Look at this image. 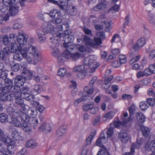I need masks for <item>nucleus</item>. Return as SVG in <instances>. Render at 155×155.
<instances>
[{
	"label": "nucleus",
	"mask_w": 155,
	"mask_h": 155,
	"mask_svg": "<svg viewBox=\"0 0 155 155\" xmlns=\"http://www.w3.org/2000/svg\"><path fill=\"white\" fill-rule=\"evenodd\" d=\"M32 57H33L34 61L35 62L41 59L40 53L35 49V47L30 46L28 49L26 47L23 48L15 56V59L20 61L24 58L30 63L32 62Z\"/></svg>",
	"instance_id": "f257e3e1"
},
{
	"label": "nucleus",
	"mask_w": 155,
	"mask_h": 155,
	"mask_svg": "<svg viewBox=\"0 0 155 155\" xmlns=\"http://www.w3.org/2000/svg\"><path fill=\"white\" fill-rule=\"evenodd\" d=\"M21 93L5 94L0 96V100L2 101H12L15 99V103L17 105V107H21L24 104V101L21 97Z\"/></svg>",
	"instance_id": "f03ea898"
},
{
	"label": "nucleus",
	"mask_w": 155,
	"mask_h": 155,
	"mask_svg": "<svg viewBox=\"0 0 155 155\" xmlns=\"http://www.w3.org/2000/svg\"><path fill=\"white\" fill-rule=\"evenodd\" d=\"M53 30V26L51 24L46 23L45 27L37 30L39 41L41 43L44 42L46 39L45 35L49 33H52Z\"/></svg>",
	"instance_id": "7ed1b4c3"
},
{
	"label": "nucleus",
	"mask_w": 155,
	"mask_h": 155,
	"mask_svg": "<svg viewBox=\"0 0 155 155\" xmlns=\"http://www.w3.org/2000/svg\"><path fill=\"white\" fill-rule=\"evenodd\" d=\"M150 129L146 127V140H147V143H146V150L150 149L151 151H152L151 155H155V136L153 134H151L149 137L147 136L149 135L150 133Z\"/></svg>",
	"instance_id": "20e7f679"
},
{
	"label": "nucleus",
	"mask_w": 155,
	"mask_h": 155,
	"mask_svg": "<svg viewBox=\"0 0 155 155\" xmlns=\"http://www.w3.org/2000/svg\"><path fill=\"white\" fill-rule=\"evenodd\" d=\"M112 124H110V127L108 128L106 132L107 137H106L105 134L103 133L101 134L100 137L97 139L96 142V144L97 146H100L101 147H103L104 146L102 143H106L108 140V138H110L112 134H113V130L114 127L111 126Z\"/></svg>",
	"instance_id": "39448f33"
},
{
	"label": "nucleus",
	"mask_w": 155,
	"mask_h": 155,
	"mask_svg": "<svg viewBox=\"0 0 155 155\" xmlns=\"http://www.w3.org/2000/svg\"><path fill=\"white\" fill-rule=\"evenodd\" d=\"M83 41L87 45L94 48H96L102 43V41L97 37H94V40H92L86 35L84 36Z\"/></svg>",
	"instance_id": "423d86ee"
},
{
	"label": "nucleus",
	"mask_w": 155,
	"mask_h": 155,
	"mask_svg": "<svg viewBox=\"0 0 155 155\" xmlns=\"http://www.w3.org/2000/svg\"><path fill=\"white\" fill-rule=\"evenodd\" d=\"M73 33L71 31H65L64 34L61 32H58L56 36L58 37H64V43L70 44L73 42L74 40V37L73 35Z\"/></svg>",
	"instance_id": "0eeeda50"
},
{
	"label": "nucleus",
	"mask_w": 155,
	"mask_h": 155,
	"mask_svg": "<svg viewBox=\"0 0 155 155\" xmlns=\"http://www.w3.org/2000/svg\"><path fill=\"white\" fill-rule=\"evenodd\" d=\"M7 71H2L0 74V86L2 87L5 84L6 87H11L13 85L12 81L7 78Z\"/></svg>",
	"instance_id": "6e6552de"
},
{
	"label": "nucleus",
	"mask_w": 155,
	"mask_h": 155,
	"mask_svg": "<svg viewBox=\"0 0 155 155\" xmlns=\"http://www.w3.org/2000/svg\"><path fill=\"white\" fill-rule=\"evenodd\" d=\"M142 145H143V148L142 150L143 153L145 152L144 149H145V143L144 139H141L140 140H137L136 143H132L130 146V150L132 153H134L135 149H138Z\"/></svg>",
	"instance_id": "1a4fd4ad"
},
{
	"label": "nucleus",
	"mask_w": 155,
	"mask_h": 155,
	"mask_svg": "<svg viewBox=\"0 0 155 155\" xmlns=\"http://www.w3.org/2000/svg\"><path fill=\"white\" fill-rule=\"evenodd\" d=\"M48 2L55 5H57L60 9L63 10H64V7L68 4V0H59V1L55 0H48Z\"/></svg>",
	"instance_id": "9d476101"
},
{
	"label": "nucleus",
	"mask_w": 155,
	"mask_h": 155,
	"mask_svg": "<svg viewBox=\"0 0 155 155\" xmlns=\"http://www.w3.org/2000/svg\"><path fill=\"white\" fill-rule=\"evenodd\" d=\"M29 36L28 35L22 34L18 36L17 39V42L21 48L24 45L26 44Z\"/></svg>",
	"instance_id": "9b49d317"
},
{
	"label": "nucleus",
	"mask_w": 155,
	"mask_h": 155,
	"mask_svg": "<svg viewBox=\"0 0 155 155\" xmlns=\"http://www.w3.org/2000/svg\"><path fill=\"white\" fill-rule=\"evenodd\" d=\"M118 138L124 143L127 142L129 140L130 137L125 130H121L118 133Z\"/></svg>",
	"instance_id": "f8f14e48"
},
{
	"label": "nucleus",
	"mask_w": 155,
	"mask_h": 155,
	"mask_svg": "<svg viewBox=\"0 0 155 155\" xmlns=\"http://www.w3.org/2000/svg\"><path fill=\"white\" fill-rule=\"evenodd\" d=\"M42 86L39 84H35L30 88V91L31 94L37 95L40 94L42 91Z\"/></svg>",
	"instance_id": "ddd939ff"
},
{
	"label": "nucleus",
	"mask_w": 155,
	"mask_h": 155,
	"mask_svg": "<svg viewBox=\"0 0 155 155\" xmlns=\"http://www.w3.org/2000/svg\"><path fill=\"white\" fill-rule=\"evenodd\" d=\"M8 48L9 52L11 53H15L17 52V51H18V52L14 56V58L15 56V55L17 54H18L19 51H21V50L23 49V48L22 49L18 47L17 43H15V42H11V45Z\"/></svg>",
	"instance_id": "4468645a"
},
{
	"label": "nucleus",
	"mask_w": 155,
	"mask_h": 155,
	"mask_svg": "<svg viewBox=\"0 0 155 155\" xmlns=\"http://www.w3.org/2000/svg\"><path fill=\"white\" fill-rule=\"evenodd\" d=\"M52 128L50 124L46 123H42L38 128V130L39 131H42L45 133L50 132Z\"/></svg>",
	"instance_id": "2eb2a0df"
},
{
	"label": "nucleus",
	"mask_w": 155,
	"mask_h": 155,
	"mask_svg": "<svg viewBox=\"0 0 155 155\" xmlns=\"http://www.w3.org/2000/svg\"><path fill=\"white\" fill-rule=\"evenodd\" d=\"M19 117H14L10 116V119L9 120L8 122L12 124L14 126L20 128L22 126V124L18 119Z\"/></svg>",
	"instance_id": "dca6fc26"
},
{
	"label": "nucleus",
	"mask_w": 155,
	"mask_h": 155,
	"mask_svg": "<svg viewBox=\"0 0 155 155\" xmlns=\"http://www.w3.org/2000/svg\"><path fill=\"white\" fill-rule=\"evenodd\" d=\"M7 112L9 114L14 113V115L16 117L18 116V114L21 113V111L18 107H16L15 104H14L13 107H10L7 109Z\"/></svg>",
	"instance_id": "f3484780"
},
{
	"label": "nucleus",
	"mask_w": 155,
	"mask_h": 155,
	"mask_svg": "<svg viewBox=\"0 0 155 155\" xmlns=\"http://www.w3.org/2000/svg\"><path fill=\"white\" fill-rule=\"evenodd\" d=\"M21 113L19 114H18L17 117H19L22 123H28L31 117L28 116L25 113H22L21 111Z\"/></svg>",
	"instance_id": "a211bd4d"
},
{
	"label": "nucleus",
	"mask_w": 155,
	"mask_h": 155,
	"mask_svg": "<svg viewBox=\"0 0 155 155\" xmlns=\"http://www.w3.org/2000/svg\"><path fill=\"white\" fill-rule=\"evenodd\" d=\"M25 81V79L21 76H18L16 77L15 80V86L20 87L23 85Z\"/></svg>",
	"instance_id": "6ab92c4d"
},
{
	"label": "nucleus",
	"mask_w": 155,
	"mask_h": 155,
	"mask_svg": "<svg viewBox=\"0 0 155 155\" xmlns=\"http://www.w3.org/2000/svg\"><path fill=\"white\" fill-rule=\"evenodd\" d=\"M99 3L93 7V9L96 11L100 9H103L106 6V5L104 2V0H99Z\"/></svg>",
	"instance_id": "aec40b11"
},
{
	"label": "nucleus",
	"mask_w": 155,
	"mask_h": 155,
	"mask_svg": "<svg viewBox=\"0 0 155 155\" xmlns=\"http://www.w3.org/2000/svg\"><path fill=\"white\" fill-rule=\"evenodd\" d=\"M9 140L10 141L11 145L8 147V149H5V150H8L9 154L11 155V154H13L14 153L16 149V147L14 145L15 144V141L11 139H9Z\"/></svg>",
	"instance_id": "412c9836"
},
{
	"label": "nucleus",
	"mask_w": 155,
	"mask_h": 155,
	"mask_svg": "<svg viewBox=\"0 0 155 155\" xmlns=\"http://www.w3.org/2000/svg\"><path fill=\"white\" fill-rule=\"evenodd\" d=\"M17 5H12L9 7V12L11 16H14L17 14L18 12V8Z\"/></svg>",
	"instance_id": "4be33fe9"
},
{
	"label": "nucleus",
	"mask_w": 155,
	"mask_h": 155,
	"mask_svg": "<svg viewBox=\"0 0 155 155\" xmlns=\"http://www.w3.org/2000/svg\"><path fill=\"white\" fill-rule=\"evenodd\" d=\"M62 21V17L60 13L58 15H56L51 21V22L53 24H58L61 23Z\"/></svg>",
	"instance_id": "5701e85b"
},
{
	"label": "nucleus",
	"mask_w": 155,
	"mask_h": 155,
	"mask_svg": "<svg viewBox=\"0 0 155 155\" xmlns=\"http://www.w3.org/2000/svg\"><path fill=\"white\" fill-rule=\"evenodd\" d=\"M66 127L64 125L61 126L57 130L56 135V136L59 137L64 134L66 131Z\"/></svg>",
	"instance_id": "b1692460"
},
{
	"label": "nucleus",
	"mask_w": 155,
	"mask_h": 155,
	"mask_svg": "<svg viewBox=\"0 0 155 155\" xmlns=\"http://www.w3.org/2000/svg\"><path fill=\"white\" fill-rule=\"evenodd\" d=\"M9 52L8 48H4L2 51H0V60H3L7 57Z\"/></svg>",
	"instance_id": "393cba45"
},
{
	"label": "nucleus",
	"mask_w": 155,
	"mask_h": 155,
	"mask_svg": "<svg viewBox=\"0 0 155 155\" xmlns=\"http://www.w3.org/2000/svg\"><path fill=\"white\" fill-rule=\"evenodd\" d=\"M21 93V96L24 97L25 95H27L28 94H31L30 91V88L27 87H23L20 89Z\"/></svg>",
	"instance_id": "a878e982"
},
{
	"label": "nucleus",
	"mask_w": 155,
	"mask_h": 155,
	"mask_svg": "<svg viewBox=\"0 0 155 155\" xmlns=\"http://www.w3.org/2000/svg\"><path fill=\"white\" fill-rule=\"evenodd\" d=\"M28 124L32 127L34 129L35 128V127L37 126L38 124L40 123L38 121V119H36L35 118H33L31 117Z\"/></svg>",
	"instance_id": "bb28decb"
},
{
	"label": "nucleus",
	"mask_w": 155,
	"mask_h": 155,
	"mask_svg": "<svg viewBox=\"0 0 155 155\" xmlns=\"http://www.w3.org/2000/svg\"><path fill=\"white\" fill-rule=\"evenodd\" d=\"M82 56L83 55L78 52L72 53L71 59L72 61H76Z\"/></svg>",
	"instance_id": "cd10ccee"
},
{
	"label": "nucleus",
	"mask_w": 155,
	"mask_h": 155,
	"mask_svg": "<svg viewBox=\"0 0 155 155\" xmlns=\"http://www.w3.org/2000/svg\"><path fill=\"white\" fill-rule=\"evenodd\" d=\"M138 46H137V45H134L130 51V56L134 57L135 56L138 51Z\"/></svg>",
	"instance_id": "c85d7f7f"
},
{
	"label": "nucleus",
	"mask_w": 155,
	"mask_h": 155,
	"mask_svg": "<svg viewBox=\"0 0 155 155\" xmlns=\"http://www.w3.org/2000/svg\"><path fill=\"white\" fill-rule=\"evenodd\" d=\"M58 30L59 31H71L69 30V26L67 23H63L62 25H59L57 27Z\"/></svg>",
	"instance_id": "c756f323"
},
{
	"label": "nucleus",
	"mask_w": 155,
	"mask_h": 155,
	"mask_svg": "<svg viewBox=\"0 0 155 155\" xmlns=\"http://www.w3.org/2000/svg\"><path fill=\"white\" fill-rule=\"evenodd\" d=\"M99 66L100 64L99 63L97 62L96 61H94L90 62L89 67L92 70V71L94 72Z\"/></svg>",
	"instance_id": "7c9ffc66"
},
{
	"label": "nucleus",
	"mask_w": 155,
	"mask_h": 155,
	"mask_svg": "<svg viewBox=\"0 0 155 155\" xmlns=\"http://www.w3.org/2000/svg\"><path fill=\"white\" fill-rule=\"evenodd\" d=\"M12 136L15 140H21L23 139V137L16 131L13 132Z\"/></svg>",
	"instance_id": "2f4dec72"
},
{
	"label": "nucleus",
	"mask_w": 155,
	"mask_h": 155,
	"mask_svg": "<svg viewBox=\"0 0 155 155\" xmlns=\"http://www.w3.org/2000/svg\"><path fill=\"white\" fill-rule=\"evenodd\" d=\"M136 116L137 120L141 123H143L145 121V116L141 112H137Z\"/></svg>",
	"instance_id": "473e14b6"
},
{
	"label": "nucleus",
	"mask_w": 155,
	"mask_h": 155,
	"mask_svg": "<svg viewBox=\"0 0 155 155\" xmlns=\"http://www.w3.org/2000/svg\"><path fill=\"white\" fill-rule=\"evenodd\" d=\"M11 87H6V86L2 88H1L0 87V89L1 90V91H2V93H3L4 94H3L1 95L0 96L5 94L8 95V94L10 91H11ZM8 95H9V94H8Z\"/></svg>",
	"instance_id": "72a5a7b5"
},
{
	"label": "nucleus",
	"mask_w": 155,
	"mask_h": 155,
	"mask_svg": "<svg viewBox=\"0 0 155 155\" xmlns=\"http://www.w3.org/2000/svg\"><path fill=\"white\" fill-rule=\"evenodd\" d=\"M155 65L154 64L149 65L148 68H146V76H148L152 74L153 70L155 68Z\"/></svg>",
	"instance_id": "f704fd0d"
},
{
	"label": "nucleus",
	"mask_w": 155,
	"mask_h": 155,
	"mask_svg": "<svg viewBox=\"0 0 155 155\" xmlns=\"http://www.w3.org/2000/svg\"><path fill=\"white\" fill-rule=\"evenodd\" d=\"M9 120H8V116L5 114L2 113L0 114V121L2 123L8 122Z\"/></svg>",
	"instance_id": "c9c22d12"
},
{
	"label": "nucleus",
	"mask_w": 155,
	"mask_h": 155,
	"mask_svg": "<svg viewBox=\"0 0 155 155\" xmlns=\"http://www.w3.org/2000/svg\"><path fill=\"white\" fill-rule=\"evenodd\" d=\"M96 132L95 131L92 132L90 135L86 139L87 144L89 145L91 143L92 140Z\"/></svg>",
	"instance_id": "e433bc0d"
},
{
	"label": "nucleus",
	"mask_w": 155,
	"mask_h": 155,
	"mask_svg": "<svg viewBox=\"0 0 155 155\" xmlns=\"http://www.w3.org/2000/svg\"><path fill=\"white\" fill-rule=\"evenodd\" d=\"M114 114L115 113L114 112H109L104 115L103 119L104 120H106L107 119H110L113 117Z\"/></svg>",
	"instance_id": "4c0bfd02"
},
{
	"label": "nucleus",
	"mask_w": 155,
	"mask_h": 155,
	"mask_svg": "<svg viewBox=\"0 0 155 155\" xmlns=\"http://www.w3.org/2000/svg\"><path fill=\"white\" fill-rule=\"evenodd\" d=\"M84 67L83 65L77 66L74 67L73 71L74 72H80L84 71Z\"/></svg>",
	"instance_id": "58836bf2"
},
{
	"label": "nucleus",
	"mask_w": 155,
	"mask_h": 155,
	"mask_svg": "<svg viewBox=\"0 0 155 155\" xmlns=\"http://www.w3.org/2000/svg\"><path fill=\"white\" fill-rule=\"evenodd\" d=\"M145 43V39L144 38H141L139 39L136 44L135 45H137L138 48L142 47L144 46Z\"/></svg>",
	"instance_id": "ea45409f"
},
{
	"label": "nucleus",
	"mask_w": 155,
	"mask_h": 155,
	"mask_svg": "<svg viewBox=\"0 0 155 155\" xmlns=\"http://www.w3.org/2000/svg\"><path fill=\"white\" fill-rule=\"evenodd\" d=\"M28 123H22V127L23 130L26 133H29L31 132V129L30 127L28 125Z\"/></svg>",
	"instance_id": "a19ab883"
},
{
	"label": "nucleus",
	"mask_w": 155,
	"mask_h": 155,
	"mask_svg": "<svg viewBox=\"0 0 155 155\" xmlns=\"http://www.w3.org/2000/svg\"><path fill=\"white\" fill-rule=\"evenodd\" d=\"M0 40L1 41H3L4 44L5 45H7L9 43L7 35H1L0 36Z\"/></svg>",
	"instance_id": "79ce46f5"
},
{
	"label": "nucleus",
	"mask_w": 155,
	"mask_h": 155,
	"mask_svg": "<svg viewBox=\"0 0 155 155\" xmlns=\"http://www.w3.org/2000/svg\"><path fill=\"white\" fill-rule=\"evenodd\" d=\"M102 23L106 26L105 30L106 31H109L111 30V26L110 21L105 20L103 21Z\"/></svg>",
	"instance_id": "37998d69"
},
{
	"label": "nucleus",
	"mask_w": 155,
	"mask_h": 155,
	"mask_svg": "<svg viewBox=\"0 0 155 155\" xmlns=\"http://www.w3.org/2000/svg\"><path fill=\"white\" fill-rule=\"evenodd\" d=\"M88 97H89L88 95H84L83 97L78 99L75 101L74 103V105L77 106L80 102L87 99Z\"/></svg>",
	"instance_id": "c03bdc74"
},
{
	"label": "nucleus",
	"mask_w": 155,
	"mask_h": 155,
	"mask_svg": "<svg viewBox=\"0 0 155 155\" xmlns=\"http://www.w3.org/2000/svg\"><path fill=\"white\" fill-rule=\"evenodd\" d=\"M94 102H92L89 104L84 105L83 107V110L86 111H87L89 110H91L94 107Z\"/></svg>",
	"instance_id": "a18cd8bd"
},
{
	"label": "nucleus",
	"mask_w": 155,
	"mask_h": 155,
	"mask_svg": "<svg viewBox=\"0 0 155 155\" xmlns=\"http://www.w3.org/2000/svg\"><path fill=\"white\" fill-rule=\"evenodd\" d=\"M37 146V143L34 141L31 140L27 142L26 143V146L27 147H35Z\"/></svg>",
	"instance_id": "49530a36"
},
{
	"label": "nucleus",
	"mask_w": 155,
	"mask_h": 155,
	"mask_svg": "<svg viewBox=\"0 0 155 155\" xmlns=\"http://www.w3.org/2000/svg\"><path fill=\"white\" fill-rule=\"evenodd\" d=\"M78 50L81 52H90L89 48L86 45H82L78 48Z\"/></svg>",
	"instance_id": "de8ad7c7"
},
{
	"label": "nucleus",
	"mask_w": 155,
	"mask_h": 155,
	"mask_svg": "<svg viewBox=\"0 0 155 155\" xmlns=\"http://www.w3.org/2000/svg\"><path fill=\"white\" fill-rule=\"evenodd\" d=\"M94 90L93 87H90L86 86L84 88V91L87 94L91 95L93 92Z\"/></svg>",
	"instance_id": "09e8293b"
},
{
	"label": "nucleus",
	"mask_w": 155,
	"mask_h": 155,
	"mask_svg": "<svg viewBox=\"0 0 155 155\" xmlns=\"http://www.w3.org/2000/svg\"><path fill=\"white\" fill-rule=\"evenodd\" d=\"M62 54V56H64L65 59H71L72 53H71L68 50H65Z\"/></svg>",
	"instance_id": "8fccbe9b"
},
{
	"label": "nucleus",
	"mask_w": 155,
	"mask_h": 155,
	"mask_svg": "<svg viewBox=\"0 0 155 155\" xmlns=\"http://www.w3.org/2000/svg\"><path fill=\"white\" fill-rule=\"evenodd\" d=\"M60 12H58L56 10H51L48 14L49 15L50 17L52 18H53L56 16V15H58Z\"/></svg>",
	"instance_id": "3c124183"
},
{
	"label": "nucleus",
	"mask_w": 155,
	"mask_h": 155,
	"mask_svg": "<svg viewBox=\"0 0 155 155\" xmlns=\"http://www.w3.org/2000/svg\"><path fill=\"white\" fill-rule=\"evenodd\" d=\"M67 44L66 43H64V47L68 49L69 50H73L76 48V47L75 45L73 44Z\"/></svg>",
	"instance_id": "603ef678"
},
{
	"label": "nucleus",
	"mask_w": 155,
	"mask_h": 155,
	"mask_svg": "<svg viewBox=\"0 0 155 155\" xmlns=\"http://www.w3.org/2000/svg\"><path fill=\"white\" fill-rule=\"evenodd\" d=\"M32 94H28L27 95H25L24 96L23 98L25 99L26 101H29L30 102L33 99H35V96Z\"/></svg>",
	"instance_id": "864d4df0"
},
{
	"label": "nucleus",
	"mask_w": 155,
	"mask_h": 155,
	"mask_svg": "<svg viewBox=\"0 0 155 155\" xmlns=\"http://www.w3.org/2000/svg\"><path fill=\"white\" fill-rule=\"evenodd\" d=\"M67 73V70L64 68H61L58 73V74L61 76H63L66 75Z\"/></svg>",
	"instance_id": "5fc2aeb1"
},
{
	"label": "nucleus",
	"mask_w": 155,
	"mask_h": 155,
	"mask_svg": "<svg viewBox=\"0 0 155 155\" xmlns=\"http://www.w3.org/2000/svg\"><path fill=\"white\" fill-rule=\"evenodd\" d=\"M12 70L14 72L17 71L19 69V66L18 63H15L11 66Z\"/></svg>",
	"instance_id": "6e6d98bb"
},
{
	"label": "nucleus",
	"mask_w": 155,
	"mask_h": 155,
	"mask_svg": "<svg viewBox=\"0 0 155 155\" xmlns=\"http://www.w3.org/2000/svg\"><path fill=\"white\" fill-rule=\"evenodd\" d=\"M0 11L4 13H6L8 12V7L3 5L2 4L0 3Z\"/></svg>",
	"instance_id": "4d7b16f0"
},
{
	"label": "nucleus",
	"mask_w": 155,
	"mask_h": 155,
	"mask_svg": "<svg viewBox=\"0 0 155 155\" xmlns=\"http://www.w3.org/2000/svg\"><path fill=\"white\" fill-rule=\"evenodd\" d=\"M101 148L99 149L97 155H104L105 153H107V149L104 146H103V147H101Z\"/></svg>",
	"instance_id": "13d9d810"
},
{
	"label": "nucleus",
	"mask_w": 155,
	"mask_h": 155,
	"mask_svg": "<svg viewBox=\"0 0 155 155\" xmlns=\"http://www.w3.org/2000/svg\"><path fill=\"white\" fill-rule=\"evenodd\" d=\"M97 36L98 37L97 38L99 39L101 41H102V40L105 38V32L102 31L97 33Z\"/></svg>",
	"instance_id": "bf43d9fd"
},
{
	"label": "nucleus",
	"mask_w": 155,
	"mask_h": 155,
	"mask_svg": "<svg viewBox=\"0 0 155 155\" xmlns=\"http://www.w3.org/2000/svg\"><path fill=\"white\" fill-rule=\"evenodd\" d=\"M11 16L10 15V14L7 13V15H5L4 17H3L0 15V24H1L3 21H6L9 19V16Z\"/></svg>",
	"instance_id": "052dcab7"
},
{
	"label": "nucleus",
	"mask_w": 155,
	"mask_h": 155,
	"mask_svg": "<svg viewBox=\"0 0 155 155\" xmlns=\"http://www.w3.org/2000/svg\"><path fill=\"white\" fill-rule=\"evenodd\" d=\"M100 120L101 117L100 115L94 118L93 121L92 123L93 125L94 126L98 125L100 121Z\"/></svg>",
	"instance_id": "680f3d73"
},
{
	"label": "nucleus",
	"mask_w": 155,
	"mask_h": 155,
	"mask_svg": "<svg viewBox=\"0 0 155 155\" xmlns=\"http://www.w3.org/2000/svg\"><path fill=\"white\" fill-rule=\"evenodd\" d=\"M36 111L33 110L32 109L30 108L27 110V115L28 116L32 117L34 115L35 113L36 112Z\"/></svg>",
	"instance_id": "e2e57ef3"
},
{
	"label": "nucleus",
	"mask_w": 155,
	"mask_h": 155,
	"mask_svg": "<svg viewBox=\"0 0 155 155\" xmlns=\"http://www.w3.org/2000/svg\"><path fill=\"white\" fill-rule=\"evenodd\" d=\"M2 5L10 7L12 5L11 0H2Z\"/></svg>",
	"instance_id": "0e129e2a"
},
{
	"label": "nucleus",
	"mask_w": 155,
	"mask_h": 155,
	"mask_svg": "<svg viewBox=\"0 0 155 155\" xmlns=\"http://www.w3.org/2000/svg\"><path fill=\"white\" fill-rule=\"evenodd\" d=\"M82 30L86 34L90 35L91 36H92V31L88 28L85 27H84L82 28Z\"/></svg>",
	"instance_id": "69168bd1"
},
{
	"label": "nucleus",
	"mask_w": 155,
	"mask_h": 155,
	"mask_svg": "<svg viewBox=\"0 0 155 155\" xmlns=\"http://www.w3.org/2000/svg\"><path fill=\"white\" fill-rule=\"evenodd\" d=\"M122 64L118 60L113 61L111 63V65L114 68H117L120 66Z\"/></svg>",
	"instance_id": "338daca9"
},
{
	"label": "nucleus",
	"mask_w": 155,
	"mask_h": 155,
	"mask_svg": "<svg viewBox=\"0 0 155 155\" xmlns=\"http://www.w3.org/2000/svg\"><path fill=\"white\" fill-rule=\"evenodd\" d=\"M119 61L122 64L125 63L127 61V58L124 55H120L119 56Z\"/></svg>",
	"instance_id": "774afa93"
}]
</instances>
